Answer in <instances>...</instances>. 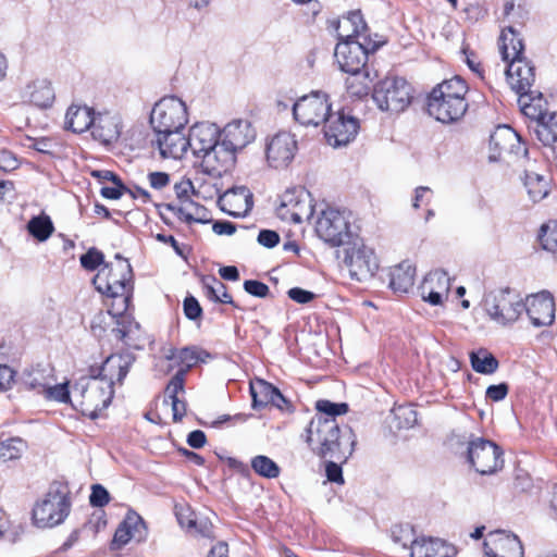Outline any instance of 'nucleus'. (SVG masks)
<instances>
[{"label":"nucleus","instance_id":"f257e3e1","mask_svg":"<svg viewBox=\"0 0 557 557\" xmlns=\"http://www.w3.org/2000/svg\"><path fill=\"white\" fill-rule=\"evenodd\" d=\"M92 283L99 293L112 298L109 313L119 318L112 333L117 339L125 342L134 329L139 327L137 322L124 314L129 307L134 290L131 263L128 261L106 263L94 277Z\"/></svg>","mask_w":557,"mask_h":557},{"label":"nucleus","instance_id":"f03ea898","mask_svg":"<svg viewBox=\"0 0 557 557\" xmlns=\"http://www.w3.org/2000/svg\"><path fill=\"white\" fill-rule=\"evenodd\" d=\"M367 32L368 26L360 11H352L338 22L339 41L335 47L334 55L343 72L356 73L364 70L368 55L383 44L372 39Z\"/></svg>","mask_w":557,"mask_h":557},{"label":"nucleus","instance_id":"7ed1b4c3","mask_svg":"<svg viewBox=\"0 0 557 557\" xmlns=\"http://www.w3.org/2000/svg\"><path fill=\"white\" fill-rule=\"evenodd\" d=\"M305 438L314 455L339 462H345L351 456L356 444L350 429L342 431L335 419L322 416L310 421Z\"/></svg>","mask_w":557,"mask_h":557},{"label":"nucleus","instance_id":"20e7f679","mask_svg":"<svg viewBox=\"0 0 557 557\" xmlns=\"http://www.w3.org/2000/svg\"><path fill=\"white\" fill-rule=\"evenodd\" d=\"M466 82L455 76L434 87L428 97V113L442 123L461 119L468 109Z\"/></svg>","mask_w":557,"mask_h":557},{"label":"nucleus","instance_id":"39448f33","mask_svg":"<svg viewBox=\"0 0 557 557\" xmlns=\"http://www.w3.org/2000/svg\"><path fill=\"white\" fill-rule=\"evenodd\" d=\"M188 143L191 153L201 160L205 173L212 176H221L225 173L224 163L220 161L221 149L220 128L214 123L200 122L189 128Z\"/></svg>","mask_w":557,"mask_h":557},{"label":"nucleus","instance_id":"423d86ee","mask_svg":"<svg viewBox=\"0 0 557 557\" xmlns=\"http://www.w3.org/2000/svg\"><path fill=\"white\" fill-rule=\"evenodd\" d=\"M71 511L70 490L66 484L53 482L41 502L33 509V519L39 528L61 524Z\"/></svg>","mask_w":557,"mask_h":557},{"label":"nucleus","instance_id":"0eeeda50","mask_svg":"<svg viewBox=\"0 0 557 557\" xmlns=\"http://www.w3.org/2000/svg\"><path fill=\"white\" fill-rule=\"evenodd\" d=\"M255 139L256 129L248 120H234L220 129L221 149L216 159L223 161L225 173L234 168L237 153Z\"/></svg>","mask_w":557,"mask_h":557},{"label":"nucleus","instance_id":"6e6552de","mask_svg":"<svg viewBox=\"0 0 557 557\" xmlns=\"http://www.w3.org/2000/svg\"><path fill=\"white\" fill-rule=\"evenodd\" d=\"M372 98L381 111L400 113L411 103L412 89L405 78L385 77L373 86Z\"/></svg>","mask_w":557,"mask_h":557},{"label":"nucleus","instance_id":"1a4fd4ad","mask_svg":"<svg viewBox=\"0 0 557 557\" xmlns=\"http://www.w3.org/2000/svg\"><path fill=\"white\" fill-rule=\"evenodd\" d=\"M483 307L493 321L506 325L519 319L525 305L518 293L506 287L487 293Z\"/></svg>","mask_w":557,"mask_h":557},{"label":"nucleus","instance_id":"9d476101","mask_svg":"<svg viewBox=\"0 0 557 557\" xmlns=\"http://www.w3.org/2000/svg\"><path fill=\"white\" fill-rule=\"evenodd\" d=\"M187 122L186 104L175 96L159 100L150 113V124L156 134L184 129Z\"/></svg>","mask_w":557,"mask_h":557},{"label":"nucleus","instance_id":"9b49d317","mask_svg":"<svg viewBox=\"0 0 557 557\" xmlns=\"http://www.w3.org/2000/svg\"><path fill=\"white\" fill-rule=\"evenodd\" d=\"M467 444V460L478 473L488 475L503 468V450L497 444L473 435L468 438Z\"/></svg>","mask_w":557,"mask_h":557},{"label":"nucleus","instance_id":"f8f14e48","mask_svg":"<svg viewBox=\"0 0 557 557\" xmlns=\"http://www.w3.org/2000/svg\"><path fill=\"white\" fill-rule=\"evenodd\" d=\"M317 234L331 246H345L352 239L349 213L345 210L326 208L315 225Z\"/></svg>","mask_w":557,"mask_h":557},{"label":"nucleus","instance_id":"ddd939ff","mask_svg":"<svg viewBox=\"0 0 557 557\" xmlns=\"http://www.w3.org/2000/svg\"><path fill=\"white\" fill-rule=\"evenodd\" d=\"M344 262L349 269L351 277L364 281L372 277L379 269V263L373 249L366 246L356 237L344 248Z\"/></svg>","mask_w":557,"mask_h":557},{"label":"nucleus","instance_id":"4468645a","mask_svg":"<svg viewBox=\"0 0 557 557\" xmlns=\"http://www.w3.org/2000/svg\"><path fill=\"white\" fill-rule=\"evenodd\" d=\"M331 112L329 96L323 91L302 96L293 106L294 119L304 126L325 123Z\"/></svg>","mask_w":557,"mask_h":557},{"label":"nucleus","instance_id":"2eb2a0df","mask_svg":"<svg viewBox=\"0 0 557 557\" xmlns=\"http://www.w3.org/2000/svg\"><path fill=\"white\" fill-rule=\"evenodd\" d=\"M314 207L309 191L304 188L286 190L276 209L277 216L287 222L301 223L313 215Z\"/></svg>","mask_w":557,"mask_h":557},{"label":"nucleus","instance_id":"dca6fc26","mask_svg":"<svg viewBox=\"0 0 557 557\" xmlns=\"http://www.w3.org/2000/svg\"><path fill=\"white\" fill-rule=\"evenodd\" d=\"M113 395V385H74L75 403L92 419L108 408Z\"/></svg>","mask_w":557,"mask_h":557},{"label":"nucleus","instance_id":"f3484780","mask_svg":"<svg viewBox=\"0 0 557 557\" xmlns=\"http://www.w3.org/2000/svg\"><path fill=\"white\" fill-rule=\"evenodd\" d=\"M358 120L351 115H347L344 111L331 112L324 123V136L330 146H346L358 134Z\"/></svg>","mask_w":557,"mask_h":557},{"label":"nucleus","instance_id":"a211bd4d","mask_svg":"<svg viewBox=\"0 0 557 557\" xmlns=\"http://www.w3.org/2000/svg\"><path fill=\"white\" fill-rule=\"evenodd\" d=\"M483 548L486 557H523V547L518 536L505 531L488 533Z\"/></svg>","mask_w":557,"mask_h":557},{"label":"nucleus","instance_id":"6ab92c4d","mask_svg":"<svg viewBox=\"0 0 557 557\" xmlns=\"http://www.w3.org/2000/svg\"><path fill=\"white\" fill-rule=\"evenodd\" d=\"M297 141L288 132L274 135L267 145V160L275 169L284 168L294 159Z\"/></svg>","mask_w":557,"mask_h":557},{"label":"nucleus","instance_id":"aec40b11","mask_svg":"<svg viewBox=\"0 0 557 557\" xmlns=\"http://www.w3.org/2000/svg\"><path fill=\"white\" fill-rule=\"evenodd\" d=\"M524 310L531 321L536 326H547L555 320V301L549 292H541L527 299Z\"/></svg>","mask_w":557,"mask_h":557},{"label":"nucleus","instance_id":"412c9836","mask_svg":"<svg viewBox=\"0 0 557 557\" xmlns=\"http://www.w3.org/2000/svg\"><path fill=\"white\" fill-rule=\"evenodd\" d=\"M210 357L207 350L198 346H188L182 349L171 348L166 358L177 362L180 368L169 383H184L186 372L199 362H206Z\"/></svg>","mask_w":557,"mask_h":557},{"label":"nucleus","instance_id":"4be33fe9","mask_svg":"<svg viewBox=\"0 0 557 557\" xmlns=\"http://www.w3.org/2000/svg\"><path fill=\"white\" fill-rule=\"evenodd\" d=\"M506 67L507 81L511 89L520 96L522 91H530L535 82V69L527 58L508 61Z\"/></svg>","mask_w":557,"mask_h":557},{"label":"nucleus","instance_id":"5701e85b","mask_svg":"<svg viewBox=\"0 0 557 557\" xmlns=\"http://www.w3.org/2000/svg\"><path fill=\"white\" fill-rule=\"evenodd\" d=\"M23 103L33 106L39 110H47L52 107L55 100V92L46 78H37L29 82L21 92Z\"/></svg>","mask_w":557,"mask_h":557},{"label":"nucleus","instance_id":"b1692460","mask_svg":"<svg viewBox=\"0 0 557 557\" xmlns=\"http://www.w3.org/2000/svg\"><path fill=\"white\" fill-rule=\"evenodd\" d=\"M218 203L222 211L234 218L245 216L252 209V194L246 186H237L225 191Z\"/></svg>","mask_w":557,"mask_h":557},{"label":"nucleus","instance_id":"393cba45","mask_svg":"<svg viewBox=\"0 0 557 557\" xmlns=\"http://www.w3.org/2000/svg\"><path fill=\"white\" fill-rule=\"evenodd\" d=\"M133 362L134 357L131 354L111 355L104 360L97 374H92L91 377L108 383H121Z\"/></svg>","mask_w":557,"mask_h":557},{"label":"nucleus","instance_id":"a878e982","mask_svg":"<svg viewBox=\"0 0 557 557\" xmlns=\"http://www.w3.org/2000/svg\"><path fill=\"white\" fill-rule=\"evenodd\" d=\"M521 138L508 125H499L490 136V149L500 157L504 152L518 154L520 150L523 154L528 153L527 148H523L520 143Z\"/></svg>","mask_w":557,"mask_h":557},{"label":"nucleus","instance_id":"bb28decb","mask_svg":"<svg viewBox=\"0 0 557 557\" xmlns=\"http://www.w3.org/2000/svg\"><path fill=\"white\" fill-rule=\"evenodd\" d=\"M456 553L455 546L441 539H416L410 546L411 557H454Z\"/></svg>","mask_w":557,"mask_h":557},{"label":"nucleus","instance_id":"cd10ccee","mask_svg":"<svg viewBox=\"0 0 557 557\" xmlns=\"http://www.w3.org/2000/svg\"><path fill=\"white\" fill-rule=\"evenodd\" d=\"M183 129L157 134V144L163 158L181 159L189 149L188 136Z\"/></svg>","mask_w":557,"mask_h":557},{"label":"nucleus","instance_id":"c85d7f7f","mask_svg":"<svg viewBox=\"0 0 557 557\" xmlns=\"http://www.w3.org/2000/svg\"><path fill=\"white\" fill-rule=\"evenodd\" d=\"M91 134L95 139L109 145L116 141L121 134V121L117 115L98 114L95 116Z\"/></svg>","mask_w":557,"mask_h":557},{"label":"nucleus","instance_id":"c756f323","mask_svg":"<svg viewBox=\"0 0 557 557\" xmlns=\"http://www.w3.org/2000/svg\"><path fill=\"white\" fill-rule=\"evenodd\" d=\"M518 103L521 112L525 116L535 120V123L546 115L547 101L539 89L522 91L521 95L518 96Z\"/></svg>","mask_w":557,"mask_h":557},{"label":"nucleus","instance_id":"7c9ffc66","mask_svg":"<svg viewBox=\"0 0 557 557\" xmlns=\"http://www.w3.org/2000/svg\"><path fill=\"white\" fill-rule=\"evenodd\" d=\"M499 39L502 41V55L506 62L525 58L523 55V40L520 37L519 33L512 26L504 28L502 30Z\"/></svg>","mask_w":557,"mask_h":557},{"label":"nucleus","instance_id":"2f4dec72","mask_svg":"<svg viewBox=\"0 0 557 557\" xmlns=\"http://www.w3.org/2000/svg\"><path fill=\"white\" fill-rule=\"evenodd\" d=\"M94 120V111L87 106H71L65 115L66 127L77 134L91 128Z\"/></svg>","mask_w":557,"mask_h":557},{"label":"nucleus","instance_id":"473e14b6","mask_svg":"<svg viewBox=\"0 0 557 557\" xmlns=\"http://www.w3.org/2000/svg\"><path fill=\"white\" fill-rule=\"evenodd\" d=\"M168 210L172 211L180 220L187 223H206L208 222L207 210L203 206L193 201L191 199H184L180 205L169 203Z\"/></svg>","mask_w":557,"mask_h":557},{"label":"nucleus","instance_id":"72a5a7b5","mask_svg":"<svg viewBox=\"0 0 557 557\" xmlns=\"http://www.w3.org/2000/svg\"><path fill=\"white\" fill-rule=\"evenodd\" d=\"M537 139L544 145L552 148L557 158V112L546 114L536 122L534 129Z\"/></svg>","mask_w":557,"mask_h":557},{"label":"nucleus","instance_id":"f704fd0d","mask_svg":"<svg viewBox=\"0 0 557 557\" xmlns=\"http://www.w3.org/2000/svg\"><path fill=\"white\" fill-rule=\"evenodd\" d=\"M416 268L403 262L391 271L389 286L394 293L406 294L414 284Z\"/></svg>","mask_w":557,"mask_h":557},{"label":"nucleus","instance_id":"c9c22d12","mask_svg":"<svg viewBox=\"0 0 557 557\" xmlns=\"http://www.w3.org/2000/svg\"><path fill=\"white\" fill-rule=\"evenodd\" d=\"M163 404L171 406L173 420L175 422L181 421L187 410L184 385H166Z\"/></svg>","mask_w":557,"mask_h":557},{"label":"nucleus","instance_id":"e433bc0d","mask_svg":"<svg viewBox=\"0 0 557 557\" xmlns=\"http://www.w3.org/2000/svg\"><path fill=\"white\" fill-rule=\"evenodd\" d=\"M349 74L350 76L346 79V88L348 94L356 98L368 96L372 83L369 71L362 70Z\"/></svg>","mask_w":557,"mask_h":557},{"label":"nucleus","instance_id":"4c0bfd02","mask_svg":"<svg viewBox=\"0 0 557 557\" xmlns=\"http://www.w3.org/2000/svg\"><path fill=\"white\" fill-rule=\"evenodd\" d=\"M470 361L473 370L483 374H491L498 367L497 359L486 349H479L470 354Z\"/></svg>","mask_w":557,"mask_h":557},{"label":"nucleus","instance_id":"58836bf2","mask_svg":"<svg viewBox=\"0 0 557 557\" xmlns=\"http://www.w3.org/2000/svg\"><path fill=\"white\" fill-rule=\"evenodd\" d=\"M524 186L533 201H539L548 194L547 180L535 172H525Z\"/></svg>","mask_w":557,"mask_h":557},{"label":"nucleus","instance_id":"ea45409f","mask_svg":"<svg viewBox=\"0 0 557 557\" xmlns=\"http://www.w3.org/2000/svg\"><path fill=\"white\" fill-rule=\"evenodd\" d=\"M206 296L216 302L234 305L232 296L227 293L226 286L215 277H208L203 281Z\"/></svg>","mask_w":557,"mask_h":557},{"label":"nucleus","instance_id":"a19ab883","mask_svg":"<svg viewBox=\"0 0 557 557\" xmlns=\"http://www.w3.org/2000/svg\"><path fill=\"white\" fill-rule=\"evenodd\" d=\"M250 466L258 475L267 479H275L281 472L277 463L264 455L255 456L251 459Z\"/></svg>","mask_w":557,"mask_h":557},{"label":"nucleus","instance_id":"79ce46f5","mask_svg":"<svg viewBox=\"0 0 557 557\" xmlns=\"http://www.w3.org/2000/svg\"><path fill=\"white\" fill-rule=\"evenodd\" d=\"M429 287L447 297L450 289V278L448 274L440 269L431 271L423 280V289Z\"/></svg>","mask_w":557,"mask_h":557},{"label":"nucleus","instance_id":"37998d69","mask_svg":"<svg viewBox=\"0 0 557 557\" xmlns=\"http://www.w3.org/2000/svg\"><path fill=\"white\" fill-rule=\"evenodd\" d=\"M27 445L21 437H10L0 442V460L9 461L18 459Z\"/></svg>","mask_w":557,"mask_h":557},{"label":"nucleus","instance_id":"c03bdc74","mask_svg":"<svg viewBox=\"0 0 557 557\" xmlns=\"http://www.w3.org/2000/svg\"><path fill=\"white\" fill-rule=\"evenodd\" d=\"M392 414L398 430L413 428L418 421L417 411L409 405L395 407Z\"/></svg>","mask_w":557,"mask_h":557},{"label":"nucleus","instance_id":"a18cd8bd","mask_svg":"<svg viewBox=\"0 0 557 557\" xmlns=\"http://www.w3.org/2000/svg\"><path fill=\"white\" fill-rule=\"evenodd\" d=\"M38 393L46 399L74 405L71 397V395L74 396V385H42V389Z\"/></svg>","mask_w":557,"mask_h":557},{"label":"nucleus","instance_id":"49530a36","mask_svg":"<svg viewBox=\"0 0 557 557\" xmlns=\"http://www.w3.org/2000/svg\"><path fill=\"white\" fill-rule=\"evenodd\" d=\"M28 232L38 240H46L53 232V225L49 216H35L27 224Z\"/></svg>","mask_w":557,"mask_h":557},{"label":"nucleus","instance_id":"de8ad7c7","mask_svg":"<svg viewBox=\"0 0 557 557\" xmlns=\"http://www.w3.org/2000/svg\"><path fill=\"white\" fill-rule=\"evenodd\" d=\"M543 249L557 252V221H549L541 226L539 235Z\"/></svg>","mask_w":557,"mask_h":557},{"label":"nucleus","instance_id":"09e8293b","mask_svg":"<svg viewBox=\"0 0 557 557\" xmlns=\"http://www.w3.org/2000/svg\"><path fill=\"white\" fill-rule=\"evenodd\" d=\"M391 536L395 544L404 549H410L413 539V529L409 524H397L391 529Z\"/></svg>","mask_w":557,"mask_h":557},{"label":"nucleus","instance_id":"8fccbe9b","mask_svg":"<svg viewBox=\"0 0 557 557\" xmlns=\"http://www.w3.org/2000/svg\"><path fill=\"white\" fill-rule=\"evenodd\" d=\"M125 525L128 527L131 533L133 534V540H136L137 542H140L145 540L146 537V525L140 516H138L136 512H128L125 517Z\"/></svg>","mask_w":557,"mask_h":557},{"label":"nucleus","instance_id":"3c124183","mask_svg":"<svg viewBox=\"0 0 557 557\" xmlns=\"http://www.w3.org/2000/svg\"><path fill=\"white\" fill-rule=\"evenodd\" d=\"M315 408L319 412L325 413L326 418L335 419L336 416L345 414L348 411V405L346 403H332L326 399L318 400Z\"/></svg>","mask_w":557,"mask_h":557},{"label":"nucleus","instance_id":"603ef678","mask_svg":"<svg viewBox=\"0 0 557 557\" xmlns=\"http://www.w3.org/2000/svg\"><path fill=\"white\" fill-rule=\"evenodd\" d=\"M81 264L88 271L96 270L99 265L104 263V255L97 248H90L88 251L81 256Z\"/></svg>","mask_w":557,"mask_h":557},{"label":"nucleus","instance_id":"864d4df0","mask_svg":"<svg viewBox=\"0 0 557 557\" xmlns=\"http://www.w3.org/2000/svg\"><path fill=\"white\" fill-rule=\"evenodd\" d=\"M23 145L41 153H51L54 147L53 141L49 138H33L29 136L24 139Z\"/></svg>","mask_w":557,"mask_h":557},{"label":"nucleus","instance_id":"5fc2aeb1","mask_svg":"<svg viewBox=\"0 0 557 557\" xmlns=\"http://www.w3.org/2000/svg\"><path fill=\"white\" fill-rule=\"evenodd\" d=\"M184 314L188 320H197L202 314V308L199 301L191 295L185 297L183 301Z\"/></svg>","mask_w":557,"mask_h":557},{"label":"nucleus","instance_id":"6e6d98bb","mask_svg":"<svg viewBox=\"0 0 557 557\" xmlns=\"http://www.w3.org/2000/svg\"><path fill=\"white\" fill-rule=\"evenodd\" d=\"M110 502L109 492L100 484H95L91 487L89 503L94 507H103Z\"/></svg>","mask_w":557,"mask_h":557},{"label":"nucleus","instance_id":"4d7b16f0","mask_svg":"<svg viewBox=\"0 0 557 557\" xmlns=\"http://www.w3.org/2000/svg\"><path fill=\"white\" fill-rule=\"evenodd\" d=\"M244 289L246 293L259 298H265L270 293V288L267 284L256 280L245 281Z\"/></svg>","mask_w":557,"mask_h":557},{"label":"nucleus","instance_id":"13d9d810","mask_svg":"<svg viewBox=\"0 0 557 557\" xmlns=\"http://www.w3.org/2000/svg\"><path fill=\"white\" fill-rule=\"evenodd\" d=\"M325 465V473L329 481L343 484L344 478H343V471L342 467L339 466V461L335 459H326Z\"/></svg>","mask_w":557,"mask_h":557},{"label":"nucleus","instance_id":"bf43d9fd","mask_svg":"<svg viewBox=\"0 0 557 557\" xmlns=\"http://www.w3.org/2000/svg\"><path fill=\"white\" fill-rule=\"evenodd\" d=\"M114 187H102L100 194L107 199H120L124 193L133 194L132 188L126 187L122 182L121 184H114Z\"/></svg>","mask_w":557,"mask_h":557},{"label":"nucleus","instance_id":"052dcab7","mask_svg":"<svg viewBox=\"0 0 557 557\" xmlns=\"http://www.w3.org/2000/svg\"><path fill=\"white\" fill-rule=\"evenodd\" d=\"M257 242L265 248H273L280 243V235L272 230H261L258 234Z\"/></svg>","mask_w":557,"mask_h":557},{"label":"nucleus","instance_id":"680f3d73","mask_svg":"<svg viewBox=\"0 0 557 557\" xmlns=\"http://www.w3.org/2000/svg\"><path fill=\"white\" fill-rule=\"evenodd\" d=\"M249 391H250V395L252 397V407L253 408H261V407H265L268 405H270L271 403V397L269 396L270 393H268V391L265 389H262V388H255V387H250L249 386Z\"/></svg>","mask_w":557,"mask_h":557},{"label":"nucleus","instance_id":"e2e57ef3","mask_svg":"<svg viewBox=\"0 0 557 557\" xmlns=\"http://www.w3.org/2000/svg\"><path fill=\"white\" fill-rule=\"evenodd\" d=\"M288 297L297 304H308L315 298V294L300 287H293L287 292Z\"/></svg>","mask_w":557,"mask_h":557},{"label":"nucleus","instance_id":"0e129e2a","mask_svg":"<svg viewBox=\"0 0 557 557\" xmlns=\"http://www.w3.org/2000/svg\"><path fill=\"white\" fill-rule=\"evenodd\" d=\"M132 531H129L128 527L125 525V520L119 525L113 536V545H117V547L126 545L132 537Z\"/></svg>","mask_w":557,"mask_h":557},{"label":"nucleus","instance_id":"69168bd1","mask_svg":"<svg viewBox=\"0 0 557 557\" xmlns=\"http://www.w3.org/2000/svg\"><path fill=\"white\" fill-rule=\"evenodd\" d=\"M148 181L152 188L162 189L170 184V176L165 172H150Z\"/></svg>","mask_w":557,"mask_h":557},{"label":"nucleus","instance_id":"338daca9","mask_svg":"<svg viewBox=\"0 0 557 557\" xmlns=\"http://www.w3.org/2000/svg\"><path fill=\"white\" fill-rule=\"evenodd\" d=\"M420 294L423 300L428 301L432 306H438L443 302L445 295L434 290L432 288L423 289V284L420 286Z\"/></svg>","mask_w":557,"mask_h":557},{"label":"nucleus","instance_id":"774afa93","mask_svg":"<svg viewBox=\"0 0 557 557\" xmlns=\"http://www.w3.org/2000/svg\"><path fill=\"white\" fill-rule=\"evenodd\" d=\"M18 166V160L9 151L0 152V169L10 172Z\"/></svg>","mask_w":557,"mask_h":557}]
</instances>
